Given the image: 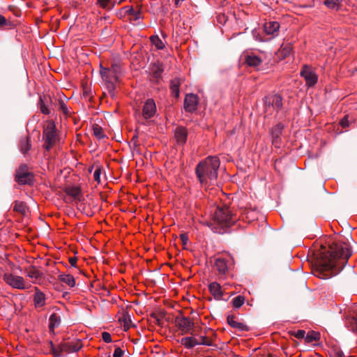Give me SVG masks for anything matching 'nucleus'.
Returning a JSON list of instances; mask_svg holds the SVG:
<instances>
[{
    "instance_id": "1",
    "label": "nucleus",
    "mask_w": 357,
    "mask_h": 357,
    "mask_svg": "<svg viewBox=\"0 0 357 357\" xmlns=\"http://www.w3.org/2000/svg\"><path fill=\"white\" fill-rule=\"evenodd\" d=\"M351 255V251L347 243L333 242L318 260L314 274L321 279H327L337 274Z\"/></svg>"
},
{
    "instance_id": "2",
    "label": "nucleus",
    "mask_w": 357,
    "mask_h": 357,
    "mask_svg": "<svg viewBox=\"0 0 357 357\" xmlns=\"http://www.w3.org/2000/svg\"><path fill=\"white\" fill-rule=\"evenodd\" d=\"M220 160L216 156H208L196 167V174L201 185L207 188L216 183Z\"/></svg>"
},
{
    "instance_id": "3",
    "label": "nucleus",
    "mask_w": 357,
    "mask_h": 357,
    "mask_svg": "<svg viewBox=\"0 0 357 357\" xmlns=\"http://www.w3.org/2000/svg\"><path fill=\"white\" fill-rule=\"evenodd\" d=\"M236 217L227 206L217 207L213 218V223H210L212 230L221 233L225 227L231 226L236 222Z\"/></svg>"
},
{
    "instance_id": "4",
    "label": "nucleus",
    "mask_w": 357,
    "mask_h": 357,
    "mask_svg": "<svg viewBox=\"0 0 357 357\" xmlns=\"http://www.w3.org/2000/svg\"><path fill=\"white\" fill-rule=\"evenodd\" d=\"M43 139L45 141L44 147L46 151H49L58 141V135L55 124L52 121L47 123L43 130Z\"/></svg>"
},
{
    "instance_id": "5",
    "label": "nucleus",
    "mask_w": 357,
    "mask_h": 357,
    "mask_svg": "<svg viewBox=\"0 0 357 357\" xmlns=\"http://www.w3.org/2000/svg\"><path fill=\"white\" fill-rule=\"evenodd\" d=\"M3 281L13 289L24 290L31 287V284L25 281L23 277L12 273H6L3 275Z\"/></svg>"
},
{
    "instance_id": "6",
    "label": "nucleus",
    "mask_w": 357,
    "mask_h": 357,
    "mask_svg": "<svg viewBox=\"0 0 357 357\" xmlns=\"http://www.w3.org/2000/svg\"><path fill=\"white\" fill-rule=\"evenodd\" d=\"M100 75L108 93L112 98H114L119 79L115 75L109 73V69L107 68H101Z\"/></svg>"
},
{
    "instance_id": "7",
    "label": "nucleus",
    "mask_w": 357,
    "mask_h": 357,
    "mask_svg": "<svg viewBox=\"0 0 357 357\" xmlns=\"http://www.w3.org/2000/svg\"><path fill=\"white\" fill-rule=\"evenodd\" d=\"M175 324L181 331V335L193 334L192 330L195 323L190 318L186 317H177L175 319Z\"/></svg>"
},
{
    "instance_id": "8",
    "label": "nucleus",
    "mask_w": 357,
    "mask_h": 357,
    "mask_svg": "<svg viewBox=\"0 0 357 357\" xmlns=\"http://www.w3.org/2000/svg\"><path fill=\"white\" fill-rule=\"evenodd\" d=\"M33 175L29 171L26 165H21L15 173V181L20 185L31 184L33 182Z\"/></svg>"
},
{
    "instance_id": "9",
    "label": "nucleus",
    "mask_w": 357,
    "mask_h": 357,
    "mask_svg": "<svg viewBox=\"0 0 357 357\" xmlns=\"http://www.w3.org/2000/svg\"><path fill=\"white\" fill-rule=\"evenodd\" d=\"M245 63L250 67L258 68L265 59L264 54H257L253 52H245L242 56Z\"/></svg>"
},
{
    "instance_id": "10",
    "label": "nucleus",
    "mask_w": 357,
    "mask_h": 357,
    "mask_svg": "<svg viewBox=\"0 0 357 357\" xmlns=\"http://www.w3.org/2000/svg\"><path fill=\"white\" fill-rule=\"evenodd\" d=\"M82 347L80 340H73L68 342H62L59 345L61 352L66 354H73L77 352Z\"/></svg>"
},
{
    "instance_id": "11",
    "label": "nucleus",
    "mask_w": 357,
    "mask_h": 357,
    "mask_svg": "<svg viewBox=\"0 0 357 357\" xmlns=\"http://www.w3.org/2000/svg\"><path fill=\"white\" fill-rule=\"evenodd\" d=\"M215 266L220 275H225L229 268L233 266V259L229 256L218 257L215 260Z\"/></svg>"
},
{
    "instance_id": "12",
    "label": "nucleus",
    "mask_w": 357,
    "mask_h": 357,
    "mask_svg": "<svg viewBox=\"0 0 357 357\" xmlns=\"http://www.w3.org/2000/svg\"><path fill=\"white\" fill-rule=\"evenodd\" d=\"M264 104L266 109L273 107L274 110H279L282 106V97L278 94L268 96L265 98Z\"/></svg>"
},
{
    "instance_id": "13",
    "label": "nucleus",
    "mask_w": 357,
    "mask_h": 357,
    "mask_svg": "<svg viewBox=\"0 0 357 357\" xmlns=\"http://www.w3.org/2000/svg\"><path fill=\"white\" fill-rule=\"evenodd\" d=\"M301 75L304 77L306 84L309 86L314 85L317 82L318 77L316 73L307 66H304Z\"/></svg>"
},
{
    "instance_id": "14",
    "label": "nucleus",
    "mask_w": 357,
    "mask_h": 357,
    "mask_svg": "<svg viewBox=\"0 0 357 357\" xmlns=\"http://www.w3.org/2000/svg\"><path fill=\"white\" fill-rule=\"evenodd\" d=\"M198 104V98L196 95L187 94L184 100V107L187 112H192L197 109Z\"/></svg>"
},
{
    "instance_id": "15",
    "label": "nucleus",
    "mask_w": 357,
    "mask_h": 357,
    "mask_svg": "<svg viewBox=\"0 0 357 357\" xmlns=\"http://www.w3.org/2000/svg\"><path fill=\"white\" fill-rule=\"evenodd\" d=\"M156 112V106L154 100L151 98L148 99L142 109V114L145 119H149L154 116Z\"/></svg>"
},
{
    "instance_id": "16",
    "label": "nucleus",
    "mask_w": 357,
    "mask_h": 357,
    "mask_svg": "<svg viewBox=\"0 0 357 357\" xmlns=\"http://www.w3.org/2000/svg\"><path fill=\"white\" fill-rule=\"evenodd\" d=\"M33 302L36 307H41L45 305V295L38 287H34Z\"/></svg>"
},
{
    "instance_id": "17",
    "label": "nucleus",
    "mask_w": 357,
    "mask_h": 357,
    "mask_svg": "<svg viewBox=\"0 0 357 357\" xmlns=\"http://www.w3.org/2000/svg\"><path fill=\"white\" fill-rule=\"evenodd\" d=\"M211 294L213 296L215 299L220 300L223 296V291L219 283L213 282L208 286Z\"/></svg>"
},
{
    "instance_id": "18",
    "label": "nucleus",
    "mask_w": 357,
    "mask_h": 357,
    "mask_svg": "<svg viewBox=\"0 0 357 357\" xmlns=\"http://www.w3.org/2000/svg\"><path fill=\"white\" fill-rule=\"evenodd\" d=\"M24 273L27 277L32 280L33 283H36L43 276V273L34 266L26 268Z\"/></svg>"
},
{
    "instance_id": "19",
    "label": "nucleus",
    "mask_w": 357,
    "mask_h": 357,
    "mask_svg": "<svg viewBox=\"0 0 357 357\" xmlns=\"http://www.w3.org/2000/svg\"><path fill=\"white\" fill-rule=\"evenodd\" d=\"M123 10L125 11V13L131 16L130 20L138 21L142 18V13L141 8L138 10H135L132 6H126L123 8Z\"/></svg>"
},
{
    "instance_id": "20",
    "label": "nucleus",
    "mask_w": 357,
    "mask_h": 357,
    "mask_svg": "<svg viewBox=\"0 0 357 357\" xmlns=\"http://www.w3.org/2000/svg\"><path fill=\"white\" fill-rule=\"evenodd\" d=\"M119 321L125 331H127L132 326L130 316L128 312H123L119 317Z\"/></svg>"
},
{
    "instance_id": "21",
    "label": "nucleus",
    "mask_w": 357,
    "mask_h": 357,
    "mask_svg": "<svg viewBox=\"0 0 357 357\" xmlns=\"http://www.w3.org/2000/svg\"><path fill=\"white\" fill-rule=\"evenodd\" d=\"M174 136L179 144H183L187 139V130L183 127H178L175 130Z\"/></svg>"
},
{
    "instance_id": "22",
    "label": "nucleus",
    "mask_w": 357,
    "mask_h": 357,
    "mask_svg": "<svg viewBox=\"0 0 357 357\" xmlns=\"http://www.w3.org/2000/svg\"><path fill=\"white\" fill-rule=\"evenodd\" d=\"M280 29V24L278 22L270 21L266 22L264 26V29L266 33L268 35H273L278 31Z\"/></svg>"
},
{
    "instance_id": "23",
    "label": "nucleus",
    "mask_w": 357,
    "mask_h": 357,
    "mask_svg": "<svg viewBox=\"0 0 357 357\" xmlns=\"http://www.w3.org/2000/svg\"><path fill=\"white\" fill-rule=\"evenodd\" d=\"M227 322L231 327H232L239 331H248V327L245 324H244L242 322H239V321L235 320V319L233 317H228Z\"/></svg>"
},
{
    "instance_id": "24",
    "label": "nucleus",
    "mask_w": 357,
    "mask_h": 357,
    "mask_svg": "<svg viewBox=\"0 0 357 357\" xmlns=\"http://www.w3.org/2000/svg\"><path fill=\"white\" fill-rule=\"evenodd\" d=\"M283 129V125L279 123L276 125L271 131V134L273 138V144L275 146H278L279 138L281 135L282 130Z\"/></svg>"
},
{
    "instance_id": "25",
    "label": "nucleus",
    "mask_w": 357,
    "mask_h": 357,
    "mask_svg": "<svg viewBox=\"0 0 357 357\" xmlns=\"http://www.w3.org/2000/svg\"><path fill=\"white\" fill-rule=\"evenodd\" d=\"M49 321L50 331L54 333V329L57 328L61 324V317L57 313H53L50 315Z\"/></svg>"
},
{
    "instance_id": "26",
    "label": "nucleus",
    "mask_w": 357,
    "mask_h": 357,
    "mask_svg": "<svg viewBox=\"0 0 357 357\" xmlns=\"http://www.w3.org/2000/svg\"><path fill=\"white\" fill-rule=\"evenodd\" d=\"M178 342L187 349H192L196 345H199L198 340L192 336L183 337L178 340Z\"/></svg>"
},
{
    "instance_id": "27",
    "label": "nucleus",
    "mask_w": 357,
    "mask_h": 357,
    "mask_svg": "<svg viewBox=\"0 0 357 357\" xmlns=\"http://www.w3.org/2000/svg\"><path fill=\"white\" fill-rule=\"evenodd\" d=\"M59 280L69 286L73 287L75 285V280L74 277L70 274L61 273L58 275Z\"/></svg>"
},
{
    "instance_id": "28",
    "label": "nucleus",
    "mask_w": 357,
    "mask_h": 357,
    "mask_svg": "<svg viewBox=\"0 0 357 357\" xmlns=\"http://www.w3.org/2000/svg\"><path fill=\"white\" fill-rule=\"evenodd\" d=\"M181 84L180 80L177 78L172 79L170 82V89L173 96L175 98L179 96V86Z\"/></svg>"
},
{
    "instance_id": "29",
    "label": "nucleus",
    "mask_w": 357,
    "mask_h": 357,
    "mask_svg": "<svg viewBox=\"0 0 357 357\" xmlns=\"http://www.w3.org/2000/svg\"><path fill=\"white\" fill-rule=\"evenodd\" d=\"M20 148L22 153H26L31 149V144L29 137L22 138L20 142Z\"/></svg>"
},
{
    "instance_id": "30",
    "label": "nucleus",
    "mask_w": 357,
    "mask_h": 357,
    "mask_svg": "<svg viewBox=\"0 0 357 357\" xmlns=\"http://www.w3.org/2000/svg\"><path fill=\"white\" fill-rule=\"evenodd\" d=\"M347 327L353 332H357V316L348 317L346 320Z\"/></svg>"
},
{
    "instance_id": "31",
    "label": "nucleus",
    "mask_w": 357,
    "mask_h": 357,
    "mask_svg": "<svg viewBox=\"0 0 357 357\" xmlns=\"http://www.w3.org/2000/svg\"><path fill=\"white\" fill-rule=\"evenodd\" d=\"M151 42L153 45L155 47L157 50H162L165 45L164 42L159 38L158 36L154 35L150 38Z\"/></svg>"
},
{
    "instance_id": "32",
    "label": "nucleus",
    "mask_w": 357,
    "mask_h": 357,
    "mask_svg": "<svg viewBox=\"0 0 357 357\" xmlns=\"http://www.w3.org/2000/svg\"><path fill=\"white\" fill-rule=\"evenodd\" d=\"M324 3L331 10H338L340 7L339 0H325Z\"/></svg>"
},
{
    "instance_id": "33",
    "label": "nucleus",
    "mask_w": 357,
    "mask_h": 357,
    "mask_svg": "<svg viewBox=\"0 0 357 357\" xmlns=\"http://www.w3.org/2000/svg\"><path fill=\"white\" fill-rule=\"evenodd\" d=\"M245 302V297L243 296L239 295L234 297L231 301V304L234 308H239L241 307Z\"/></svg>"
},
{
    "instance_id": "34",
    "label": "nucleus",
    "mask_w": 357,
    "mask_h": 357,
    "mask_svg": "<svg viewBox=\"0 0 357 357\" xmlns=\"http://www.w3.org/2000/svg\"><path fill=\"white\" fill-rule=\"evenodd\" d=\"M280 52L281 54L284 56V57H287L289 56L292 52V46L290 43L282 44L280 49Z\"/></svg>"
},
{
    "instance_id": "35",
    "label": "nucleus",
    "mask_w": 357,
    "mask_h": 357,
    "mask_svg": "<svg viewBox=\"0 0 357 357\" xmlns=\"http://www.w3.org/2000/svg\"><path fill=\"white\" fill-rule=\"evenodd\" d=\"M66 192L74 199H79L81 191L77 187H70L67 189Z\"/></svg>"
},
{
    "instance_id": "36",
    "label": "nucleus",
    "mask_w": 357,
    "mask_h": 357,
    "mask_svg": "<svg viewBox=\"0 0 357 357\" xmlns=\"http://www.w3.org/2000/svg\"><path fill=\"white\" fill-rule=\"evenodd\" d=\"M13 208L14 211L19 212L22 214H25L26 212V204L22 202H15Z\"/></svg>"
},
{
    "instance_id": "37",
    "label": "nucleus",
    "mask_w": 357,
    "mask_h": 357,
    "mask_svg": "<svg viewBox=\"0 0 357 357\" xmlns=\"http://www.w3.org/2000/svg\"><path fill=\"white\" fill-rule=\"evenodd\" d=\"M93 135L98 139H102L105 137L102 128L98 125H95L93 126Z\"/></svg>"
},
{
    "instance_id": "38",
    "label": "nucleus",
    "mask_w": 357,
    "mask_h": 357,
    "mask_svg": "<svg viewBox=\"0 0 357 357\" xmlns=\"http://www.w3.org/2000/svg\"><path fill=\"white\" fill-rule=\"evenodd\" d=\"M153 73L154 74V76L155 77H158L162 72L163 71V68L162 67V65L160 63H154L153 65L152 69H151Z\"/></svg>"
},
{
    "instance_id": "39",
    "label": "nucleus",
    "mask_w": 357,
    "mask_h": 357,
    "mask_svg": "<svg viewBox=\"0 0 357 357\" xmlns=\"http://www.w3.org/2000/svg\"><path fill=\"white\" fill-rule=\"evenodd\" d=\"M98 3L104 9L111 10L114 5L111 3L110 0H98Z\"/></svg>"
},
{
    "instance_id": "40",
    "label": "nucleus",
    "mask_w": 357,
    "mask_h": 357,
    "mask_svg": "<svg viewBox=\"0 0 357 357\" xmlns=\"http://www.w3.org/2000/svg\"><path fill=\"white\" fill-rule=\"evenodd\" d=\"M109 70V73H111L113 75H115L117 78L119 79V75L121 73V67L118 64H113L111 68H108Z\"/></svg>"
},
{
    "instance_id": "41",
    "label": "nucleus",
    "mask_w": 357,
    "mask_h": 357,
    "mask_svg": "<svg viewBox=\"0 0 357 357\" xmlns=\"http://www.w3.org/2000/svg\"><path fill=\"white\" fill-rule=\"evenodd\" d=\"M305 338L307 342H311L312 341H315L317 340V334L316 333H314V331H311V332H309L305 335Z\"/></svg>"
},
{
    "instance_id": "42",
    "label": "nucleus",
    "mask_w": 357,
    "mask_h": 357,
    "mask_svg": "<svg viewBox=\"0 0 357 357\" xmlns=\"http://www.w3.org/2000/svg\"><path fill=\"white\" fill-rule=\"evenodd\" d=\"M198 343H199V345H206V346L212 345L211 340L208 339L205 336H201L200 341H198Z\"/></svg>"
},
{
    "instance_id": "43",
    "label": "nucleus",
    "mask_w": 357,
    "mask_h": 357,
    "mask_svg": "<svg viewBox=\"0 0 357 357\" xmlns=\"http://www.w3.org/2000/svg\"><path fill=\"white\" fill-rule=\"evenodd\" d=\"M51 344H52V353L54 355V357H63V352H61V351L59 349V346L57 348H55L53 346L52 342H51Z\"/></svg>"
},
{
    "instance_id": "44",
    "label": "nucleus",
    "mask_w": 357,
    "mask_h": 357,
    "mask_svg": "<svg viewBox=\"0 0 357 357\" xmlns=\"http://www.w3.org/2000/svg\"><path fill=\"white\" fill-rule=\"evenodd\" d=\"M40 109L43 114H50L49 109L46 107V105L44 104L43 100L40 99Z\"/></svg>"
},
{
    "instance_id": "45",
    "label": "nucleus",
    "mask_w": 357,
    "mask_h": 357,
    "mask_svg": "<svg viewBox=\"0 0 357 357\" xmlns=\"http://www.w3.org/2000/svg\"><path fill=\"white\" fill-rule=\"evenodd\" d=\"M100 174H101V169L100 168L98 167L96 169L94 173H93V178L98 183L100 182Z\"/></svg>"
},
{
    "instance_id": "46",
    "label": "nucleus",
    "mask_w": 357,
    "mask_h": 357,
    "mask_svg": "<svg viewBox=\"0 0 357 357\" xmlns=\"http://www.w3.org/2000/svg\"><path fill=\"white\" fill-rule=\"evenodd\" d=\"M102 338L105 342L109 343L112 342L111 335L107 332H103L102 333Z\"/></svg>"
},
{
    "instance_id": "47",
    "label": "nucleus",
    "mask_w": 357,
    "mask_h": 357,
    "mask_svg": "<svg viewBox=\"0 0 357 357\" xmlns=\"http://www.w3.org/2000/svg\"><path fill=\"white\" fill-rule=\"evenodd\" d=\"M59 104L61 110L63 112V114H67L68 112V107L65 104L64 101L63 100H59Z\"/></svg>"
},
{
    "instance_id": "48",
    "label": "nucleus",
    "mask_w": 357,
    "mask_h": 357,
    "mask_svg": "<svg viewBox=\"0 0 357 357\" xmlns=\"http://www.w3.org/2000/svg\"><path fill=\"white\" fill-rule=\"evenodd\" d=\"M294 336L298 339L305 337V331L303 330H298L294 333Z\"/></svg>"
},
{
    "instance_id": "49",
    "label": "nucleus",
    "mask_w": 357,
    "mask_h": 357,
    "mask_svg": "<svg viewBox=\"0 0 357 357\" xmlns=\"http://www.w3.org/2000/svg\"><path fill=\"white\" fill-rule=\"evenodd\" d=\"M124 351L120 347H116L114 351L113 357H122Z\"/></svg>"
},
{
    "instance_id": "50",
    "label": "nucleus",
    "mask_w": 357,
    "mask_h": 357,
    "mask_svg": "<svg viewBox=\"0 0 357 357\" xmlns=\"http://www.w3.org/2000/svg\"><path fill=\"white\" fill-rule=\"evenodd\" d=\"M331 357H344L343 352L340 350H334L331 354Z\"/></svg>"
},
{
    "instance_id": "51",
    "label": "nucleus",
    "mask_w": 357,
    "mask_h": 357,
    "mask_svg": "<svg viewBox=\"0 0 357 357\" xmlns=\"http://www.w3.org/2000/svg\"><path fill=\"white\" fill-rule=\"evenodd\" d=\"M340 125L343 128H346L349 126V121L347 117L344 116L340 121Z\"/></svg>"
},
{
    "instance_id": "52",
    "label": "nucleus",
    "mask_w": 357,
    "mask_h": 357,
    "mask_svg": "<svg viewBox=\"0 0 357 357\" xmlns=\"http://www.w3.org/2000/svg\"><path fill=\"white\" fill-rule=\"evenodd\" d=\"M77 258L76 257H70L69 259V263L70 264V265L73 267H75L76 266V264H77Z\"/></svg>"
},
{
    "instance_id": "53",
    "label": "nucleus",
    "mask_w": 357,
    "mask_h": 357,
    "mask_svg": "<svg viewBox=\"0 0 357 357\" xmlns=\"http://www.w3.org/2000/svg\"><path fill=\"white\" fill-rule=\"evenodd\" d=\"M180 238L183 243L185 244L187 243L188 238L185 234H181Z\"/></svg>"
},
{
    "instance_id": "54",
    "label": "nucleus",
    "mask_w": 357,
    "mask_h": 357,
    "mask_svg": "<svg viewBox=\"0 0 357 357\" xmlns=\"http://www.w3.org/2000/svg\"><path fill=\"white\" fill-rule=\"evenodd\" d=\"M6 23V20L4 17L0 15V26L4 25Z\"/></svg>"
},
{
    "instance_id": "55",
    "label": "nucleus",
    "mask_w": 357,
    "mask_h": 357,
    "mask_svg": "<svg viewBox=\"0 0 357 357\" xmlns=\"http://www.w3.org/2000/svg\"><path fill=\"white\" fill-rule=\"evenodd\" d=\"M184 0H174L176 6H178Z\"/></svg>"
}]
</instances>
